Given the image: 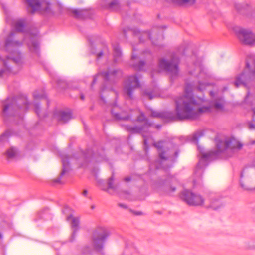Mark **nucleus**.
Listing matches in <instances>:
<instances>
[{"mask_svg":"<svg viewBox=\"0 0 255 255\" xmlns=\"http://www.w3.org/2000/svg\"><path fill=\"white\" fill-rule=\"evenodd\" d=\"M4 226L0 223V239L2 240L3 238Z\"/></svg>","mask_w":255,"mask_h":255,"instance_id":"c03bdc74","label":"nucleus"},{"mask_svg":"<svg viewBox=\"0 0 255 255\" xmlns=\"http://www.w3.org/2000/svg\"><path fill=\"white\" fill-rule=\"evenodd\" d=\"M225 104L226 101L223 96L216 98L211 103L212 105L216 110L221 111L224 110Z\"/></svg>","mask_w":255,"mask_h":255,"instance_id":"b1692460","label":"nucleus"},{"mask_svg":"<svg viewBox=\"0 0 255 255\" xmlns=\"http://www.w3.org/2000/svg\"><path fill=\"white\" fill-rule=\"evenodd\" d=\"M166 29V26H156L152 28L151 31H145L144 34L146 35L148 39L152 41L153 45L160 47L162 45L156 43V39L163 40L164 36L163 35V30Z\"/></svg>","mask_w":255,"mask_h":255,"instance_id":"4468645a","label":"nucleus"},{"mask_svg":"<svg viewBox=\"0 0 255 255\" xmlns=\"http://www.w3.org/2000/svg\"><path fill=\"white\" fill-rule=\"evenodd\" d=\"M113 117L117 121H129L131 118V114L127 111L123 110L117 105L113 106L111 110Z\"/></svg>","mask_w":255,"mask_h":255,"instance_id":"dca6fc26","label":"nucleus"},{"mask_svg":"<svg viewBox=\"0 0 255 255\" xmlns=\"http://www.w3.org/2000/svg\"><path fill=\"white\" fill-rule=\"evenodd\" d=\"M48 6H49V5H48ZM48 8H48V6H47V7H46V8L45 9V10H46V11H48Z\"/></svg>","mask_w":255,"mask_h":255,"instance_id":"e2e57ef3","label":"nucleus"},{"mask_svg":"<svg viewBox=\"0 0 255 255\" xmlns=\"http://www.w3.org/2000/svg\"><path fill=\"white\" fill-rule=\"evenodd\" d=\"M134 213L136 215H140L141 214V212L140 211H135L134 212Z\"/></svg>","mask_w":255,"mask_h":255,"instance_id":"864d4df0","label":"nucleus"},{"mask_svg":"<svg viewBox=\"0 0 255 255\" xmlns=\"http://www.w3.org/2000/svg\"><path fill=\"white\" fill-rule=\"evenodd\" d=\"M152 167H154L156 169H159L161 167V162L157 159L154 161V162H150L149 168L151 169Z\"/></svg>","mask_w":255,"mask_h":255,"instance_id":"4c0bfd02","label":"nucleus"},{"mask_svg":"<svg viewBox=\"0 0 255 255\" xmlns=\"http://www.w3.org/2000/svg\"><path fill=\"white\" fill-rule=\"evenodd\" d=\"M178 182L176 177L171 175H168L165 179H160L155 184L157 188H163L167 192H173L175 191L176 187L171 185V183Z\"/></svg>","mask_w":255,"mask_h":255,"instance_id":"2eb2a0df","label":"nucleus"},{"mask_svg":"<svg viewBox=\"0 0 255 255\" xmlns=\"http://www.w3.org/2000/svg\"><path fill=\"white\" fill-rule=\"evenodd\" d=\"M118 205L120 207L125 208V209H127L128 208V206L127 204H124V203H120L118 204Z\"/></svg>","mask_w":255,"mask_h":255,"instance_id":"49530a36","label":"nucleus"},{"mask_svg":"<svg viewBox=\"0 0 255 255\" xmlns=\"http://www.w3.org/2000/svg\"><path fill=\"white\" fill-rule=\"evenodd\" d=\"M235 7L238 12L241 13L243 10L246 9L248 7V5L236 3L235 4Z\"/></svg>","mask_w":255,"mask_h":255,"instance_id":"e433bc0d","label":"nucleus"},{"mask_svg":"<svg viewBox=\"0 0 255 255\" xmlns=\"http://www.w3.org/2000/svg\"><path fill=\"white\" fill-rule=\"evenodd\" d=\"M33 98L34 99V111L36 113L38 117L40 118L41 117V106L39 102H37V101L40 99H46L47 105H49V101L48 99H47V97L44 93L39 94L38 91H35L34 92Z\"/></svg>","mask_w":255,"mask_h":255,"instance_id":"aec40b11","label":"nucleus"},{"mask_svg":"<svg viewBox=\"0 0 255 255\" xmlns=\"http://www.w3.org/2000/svg\"><path fill=\"white\" fill-rule=\"evenodd\" d=\"M180 59L173 56L170 61L165 58H161L158 61L159 68L162 70L170 73L172 75L177 76L179 72Z\"/></svg>","mask_w":255,"mask_h":255,"instance_id":"1a4fd4ad","label":"nucleus"},{"mask_svg":"<svg viewBox=\"0 0 255 255\" xmlns=\"http://www.w3.org/2000/svg\"><path fill=\"white\" fill-rule=\"evenodd\" d=\"M132 50L133 52L135 51V50H136L134 46H133V47H132Z\"/></svg>","mask_w":255,"mask_h":255,"instance_id":"052dcab7","label":"nucleus"},{"mask_svg":"<svg viewBox=\"0 0 255 255\" xmlns=\"http://www.w3.org/2000/svg\"><path fill=\"white\" fill-rule=\"evenodd\" d=\"M216 150H210L206 152L202 153V158L195 168V174L203 168L201 164L204 160H210L218 159L221 156V154L226 150L228 149H240L243 146V144L241 143L234 138L225 140L216 139Z\"/></svg>","mask_w":255,"mask_h":255,"instance_id":"20e7f679","label":"nucleus"},{"mask_svg":"<svg viewBox=\"0 0 255 255\" xmlns=\"http://www.w3.org/2000/svg\"><path fill=\"white\" fill-rule=\"evenodd\" d=\"M72 219L71 222V227L73 229L72 234L70 238V241L72 242L75 240L76 233L79 229L80 220L79 218L74 217L72 214L67 217V220L69 221L70 219Z\"/></svg>","mask_w":255,"mask_h":255,"instance_id":"4be33fe9","label":"nucleus"},{"mask_svg":"<svg viewBox=\"0 0 255 255\" xmlns=\"http://www.w3.org/2000/svg\"><path fill=\"white\" fill-rule=\"evenodd\" d=\"M140 87L139 79L136 75L129 76L125 81L123 93L125 98L127 100H132L134 99L135 91Z\"/></svg>","mask_w":255,"mask_h":255,"instance_id":"0eeeda50","label":"nucleus"},{"mask_svg":"<svg viewBox=\"0 0 255 255\" xmlns=\"http://www.w3.org/2000/svg\"><path fill=\"white\" fill-rule=\"evenodd\" d=\"M110 235V232L107 228L102 227H97L93 231L92 236L93 249L88 245H85L80 248L78 255H91L94 251L101 252Z\"/></svg>","mask_w":255,"mask_h":255,"instance_id":"423d86ee","label":"nucleus"},{"mask_svg":"<svg viewBox=\"0 0 255 255\" xmlns=\"http://www.w3.org/2000/svg\"><path fill=\"white\" fill-rule=\"evenodd\" d=\"M128 129L132 133H141L143 132H146L148 128L140 125L133 127H128Z\"/></svg>","mask_w":255,"mask_h":255,"instance_id":"2f4dec72","label":"nucleus"},{"mask_svg":"<svg viewBox=\"0 0 255 255\" xmlns=\"http://www.w3.org/2000/svg\"><path fill=\"white\" fill-rule=\"evenodd\" d=\"M208 85H209L207 83L200 82H199L197 87H195L192 83L186 84L184 89L185 94L182 97L185 110H186L187 107L189 110L187 114H189L191 117L187 118L188 120H196L199 118L201 114L211 112L210 106H203L199 108L197 111H194V110L199 106L204 100L202 98L199 99V102L196 100L193 96V90L197 89L199 91H203Z\"/></svg>","mask_w":255,"mask_h":255,"instance_id":"f03ea898","label":"nucleus"},{"mask_svg":"<svg viewBox=\"0 0 255 255\" xmlns=\"http://www.w3.org/2000/svg\"><path fill=\"white\" fill-rule=\"evenodd\" d=\"M222 206V203L219 199H215L213 200L210 205L211 208L214 210H217Z\"/></svg>","mask_w":255,"mask_h":255,"instance_id":"c9c22d12","label":"nucleus"},{"mask_svg":"<svg viewBox=\"0 0 255 255\" xmlns=\"http://www.w3.org/2000/svg\"><path fill=\"white\" fill-rule=\"evenodd\" d=\"M253 113H254L253 119H254V120H255V108H254L253 109Z\"/></svg>","mask_w":255,"mask_h":255,"instance_id":"5fc2aeb1","label":"nucleus"},{"mask_svg":"<svg viewBox=\"0 0 255 255\" xmlns=\"http://www.w3.org/2000/svg\"><path fill=\"white\" fill-rule=\"evenodd\" d=\"M73 13L75 14V18L77 19H85L90 16L89 12L86 9L74 10Z\"/></svg>","mask_w":255,"mask_h":255,"instance_id":"a878e982","label":"nucleus"},{"mask_svg":"<svg viewBox=\"0 0 255 255\" xmlns=\"http://www.w3.org/2000/svg\"><path fill=\"white\" fill-rule=\"evenodd\" d=\"M58 85H59V86H60V81H58Z\"/></svg>","mask_w":255,"mask_h":255,"instance_id":"69168bd1","label":"nucleus"},{"mask_svg":"<svg viewBox=\"0 0 255 255\" xmlns=\"http://www.w3.org/2000/svg\"><path fill=\"white\" fill-rule=\"evenodd\" d=\"M179 152H180V151H179V149H177V150H176L175 151V152H174V154H175V157H178V154H179Z\"/></svg>","mask_w":255,"mask_h":255,"instance_id":"3c124183","label":"nucleus"},{"mask_svg":"<svg viewBox=\"0 0 255 255\" xmlns=\"http://www.w3.org/2000/svg\"><path fill=\"white\" fill-rule=\"evenodd\" d=\"M180 197L189 205H202L204 202L202 196L188 189H185L181 192Z\"/></svg>","mask_w":255,"mask_h":255,"instance_id":"9b49d317","label":"nucleus"},{"mask_svg":"<svg viewBox=\"0 0 255 255\" xmlns=\"http://www.w3.org/2000/svg\"><path fill=\"white\" fill-rule=\"evenodd\" d=\"M204 135V132L202 130L195 132L192 137H191V141L198 143L199 138Z\"/></svg>","mask_w":255,"mask_h":255,"instance_id":"72a5a7b5","label":"nucleus"},{"mask_svg":"<svg viewBox=\"0 0 255 255\" xmlns=\"http://www.w3.org/2000/svg\"><path fill=\"white\" fill-rule=\"evenodd\" d=\"M61 159L63 165L62 170L60 176L53 180L54 182L57 183H62L61 178L66 173L68 172L70 170V162L68 155H61Z\"/></svg>","mask_w":255,"mask_h":255,"instance_id":"6ab92c4d","label":"nucleus"},{"mask_svg":"<svg viewBox=\"0 0 255 255\" xmlns=\"http://www.w3.org/2000/svg\"><path fill=\"white\" fill-rule=\"evenodd\" d=\"M240 186L241 187L245 190H249V188L246 187L242 182L241 180L240 181Z\"/></svg>","mask_w":255,"mask_h":255,"instance_id":"de8ad7c7","label":"nucleus"},{"mask_svg":"<svg viewBox=\"0 0 255 255\" xmlns=\"http://www.w3.org/2000/svg\"><path fill=\"white\" fill-rule=\"evenodd\" d=\"M27 97L24 95L7 97L2 102V112L4 117H17L22 119L30 107Z\"/></svg>","mask_w":255,"mask_h":255,"instance_id":"7ed1b4c3","label":"nucleus"},{"mask_svg":"<svg viewBox=\"0 0 255 255\" xmlns=\"http://www.w3.org/2000/svg\"><path fill=\"white\" fill-rule=\"evenodd\" d=\"M130 65L136 71H145L146 70L145 61L139 60L138 58L134 54L131 57Z\"/></svg>","mask_w":255,"mask_h":255,"instance_id":"412c9836","label":"nucleus"},{"mask_svg":"<svg viewBox=\"0 0 255 255\" xmlns=\"http://www.w3.org/2000/svg\"><path fill=\"white\" fill-rule=\"evenodd\" d=\"M114 171H113L112 176L108 179L107 181L108 187L107 188L102 187V184L104 182V181L103 180H99L98 181V182L99 186H101L102 190L108 191L109 189H116V187L115 186L114 184Z\"/></svg>","mask_w":255,"mask_h":255,"instance_id":"393cba45","label":"nucleus"},{"mask_svg":"<svg viewBox=\"0 0 255 255\" xmlns=\"http://www.w3.org/2000/svg\"><path fill=\"white\" fill-rule=\"evenodd\" d=\"M138 38H139V40L140 42H142V39H141V37H140V36H139Z\"/></svg>","mask_w":255,"mask_h":255,"instance_id":"bf43d9fd","label":"nucleus"},{"mask_svg":"<svg viewBox=\"0 0 255 255\" xmlns=\"http://www.w3.org/2000/svg\"><path fill=\"white\" fill-rule=\"evenodd\" d=\"M253 249H255V246H254L253 247Z\"/></svg>","mask_w":255,"mask_h":255,"instance_id":"774afa93","label":"nucleus"},{"mask_svg":"<svg viewBox=\"0 0 255 255\" xmlns=\"http://www.w3.org/2000/svg\"><path fill=\"white\" fill-rule=\"evenodd\" d=\"M29 7L32 8V12L40 9L41 4L39 0H25Z\"/></svg>","mask_w":255,"mask_h":255,"instance_id":"bb28decb","label":"nucleus"},{"mask_svg":"<svg viewBox=\"0 0 255 255\" xmlns=\"http://www.w3.org/2000/svg\"><path fill=\"white\" fill-rule=\"evenodd\" d=\"M53 116L59 123L65 124L72 118V113L70 111L55 110Z\"/></svg>","mask_w":255,"mask_h":255,"instance_id":"f3484780","label":"nucleus"},{"mask_svg":"<svg viewBox=\"0 0 255 255\" xmlns=\"http://www.w3.org/2000/svg\"><path fill=\"white\" fill-rule=\"evenodd\" d=\"M62 84L63 85V87H62V88H65V86H65V83H64V82H62Z\"/></svg>","mask_w":255,"mask_h":255,"instance_id":"680f3d73","label":"nucleus"},{"mask_svg":"<svg viewBox=\"0 0 255 255\" xmlns=\"http://www.w3.org/2000/svg\"><path fill=\"white\" fill-rule=\"evenodd\" d=\"M28 46L31 52L35 53L38 56L40 55V44L36 37L30 38Z\"/></svg>","mask_w":255,"mask_h":255,"instance_id":"5701e85b","label":"nucleus"},{"mask_svg":"<svg viewBox=\"0 0 255 255\" xmlns=\"http://www.w3.org/2000/svg\"><path fill=\"white\" fill-rule=\"evenodd\" d=\"M249 127L250 129L255 128V125L252 123H250L249 125Z\"/></svg>","mask_w":255,"mask_h":255,"instance_id":"8fccbe9b","label":"nucleus"},{"mask_svg":"<svg viewBox=\"0 0 255 255\" xmlns=\"http://www.w3.org/2000/svg\"><path fill=\"white\" fill-rule=\"evenodd\" d=\"M26 21L25 19H21L18 20L15 25L17 32H23L26 26Z\"/></svg>","mask_w":255,"mask_h":255,"instance_id":"7c9ffc66","label":"nucleus"},{"mask_svg":"<svg viewBox=\"0 0 255 255\" xmlns=\"http://www.w3.org/2000/svg\"><path fill=\"white\" fill-rule=\"evenodd\" d=\"M104 51H108V48L107 45H104L103 50H101L98 54H97L96 58L97 60H98L100 59L103 56V53Z\"/></svg>","mask_w":255,"mask_h":255,"instance_id":"a19ab883","label":"nucleus"},{"mask_svg":"<svg viewBox=\"0 0 255 255\" xmlns=\"http://www.w3.org/2000/svg\"><path fill=\"white\" fill-rule=\"evenodd\" d=\"M138 253L135 251V255H137ZM122 255H133L129 253L128 249L126 248Z\"/></svg>","mask_w":255,"mask_h":255,"instance_id":"a18cd8bd","label":"nucleus"},{"mask_svg":"<svg viewBox=\"0 0 255 255\" xmlns=\"http://www.w3.org/2000/svg\"><path fill=\"white\" fill-rule=\"evenodd\" d=\"M194 74V72H190V74L193 75Z\"/></svg>","mask_w":255,"mask_h":255,"instance_id":"0e129e2a","label":"nucleus"},{"mask_svg":"<svg viewBox=\"0 0 255 255\" xmlns=\"http://www.w3.org/2000/svg\"><path fill=\"white\" fill-rule=\"evenodd\" d=\"M175 112L173 111H162L157 112L152 111L151 112V117L153 118H159L166 122H173L177 121H183L187 120V118H190L191 117L189 114V108H186L185 110L184 104L183 103V97L181 96L175 101Z\"/></svg>","mask_w":255,"mask_h":255,"instance_id":"39448f33","label":"nucleus"},{"mask_svg":"<svg viewBox=\"0 0 255 255\" xmlns=\"http://www.w3.org/2000/svg\"><path fill=\"white\" fill-rule=\"evenodd\" d=\"M68 209V207H65V210H67Z\"/></svg>","mask_w":255,"mask_h":255,"instance_id":"338daca9","label":"nucleus"},{"mask_svg":"<svg viewBox=\"0 0 255 255\" xmlns=\"http://www.w3.org/2000/svg\"><path fill=\"white\" fill-rule=\"evenodd\" d=\"M106 87L105 86H103L101 88V91L104 92V90L106 89Z\"/></svg>","mask_w":255,"mask_h":255,"instance_id":"4d7b16f0","label":"nucleus"},{"mask_svg":"<svg viewBox=\"0 0 255 255\" xmlns=\"http://www.w3.org/2000/svg\"><path fill=\"white\" fill-rule=\"evenodd\" d=\"M131 180V178L130 176H128L125 178H124V180L126 182L129 181Z\"/></svg>","mask_w":255,"mask_h":255,"instance_id":"09e8293b","label":"nucleus"},{"mask_svg":"<svg viewBox=\"0 0 255 255\" xmlns=\"http://www.w3.org/2000/svg\"><path fill=\"white\" fill-rule=\"evenodd\" d=\"M19 36L17 32H11L5 39V50L10 55L5 59L0 56V78L10 74H15L22 67V56L18 48L22 45L23 42L19 40Z\"/></svg>","mask_w":255,"mask_h":255,"instance_id":"f257e3e1","label":"nucleus"},{"mask_svg":"<svg viewBox=\"0 0 255 255\" xmlns=\"http://www.w3.org/2000/svg\"><path fill=\"white\" fill-rule=\"evenodd\" d=\"M88 194V191L86 189H84L83 192V195L84 196H87Z\"/></svg>","mask_w":255,"mask_h":255,"instance_id":"603ef678","label":"nucleus"},{"mask_svg":"<svg viewBox=\"0 0 255 255\" xmlns=\"http://www.w3.org/2000/svg\"><path fill=\"white\" fill-rule=\"evenodd\" d=\"M101 76L105 83L113 84L121 79L123 76V71L120 69L109 68L106 71H102L94 76L91 85L92 88L94 85L97 82L98 77Z\"/></svg>","mask_w":255,"mask_h":255,"instance_id":"6e6552de","label":"nucleus"},{"mask_svg":"<svg viewBox=\"0 0 255 255\" xmlns=\"http://www.w3.org/2000/svg\"><path fill=\"white\" fill-rule=\"evenodd\" d=\"M87 161H95L96 162L107 161L105 149L102 146L93 147V149H87L84 154Z\"/></svg>","mask_w":255,"mask_h":255,"instance_id":"f8f14e48","label":"nucleus"},{"mask_svg":"<svg viewBox=\"0 0 255 255\" xmlns=\"http://www.w3.org/2000/svg\"><path fill=\"white\" fill-rule=\"evenodd\" d=\"M136 121L138 122L142 123L143 124L141 126L147 128H149L152 125L151 123H150L148 119L145 117L143 113H141L140 115L138 116Z\"/></svg>","mask_w":255,"mask_h":255,"instance_id":"c85d7f7f","label":"nucleus"},{"mask_svg":"<svg viewBox=\"0 0 255 255\" xmlns=\"http://www.w3.org/2000/svg\"><path fill=\"white\" fill-rule=\"evenodd\" d=\"M6 154L8 158H13L16 154V150L14 148H11L7 150Z\"/></svg>","mask_w":255,"mask_h":255,"instance_id":"58836bf2","label":"nucleus"},{"mask_svg":"<svg viewBox=\"0 0 255 255\" xmlns=\"http://www.w3.org/2000/svg\"><path fill=\"white\" fill-rule=\"evenodd\" d=\"M128 32H131L132 35L134 36H138L140 34V32L137 28H128L127 29H124L123 31V34L124 35L125 38H127V34Z\"/></svg>","mask_w":255,"mask_h":255,"instance_id":"473e14b6","label":"nucleus"},{"mask_svg":"<svg viewBox=\"0 0 255 255\" xmlns=\"http://www.w3.org/2000/svg\"><path fill=\"white\" fill-rule=\"evenodd\" d=\"M240 177L241 178L243 177V171H242L240 174Z\"/></svg>","mask_w":255,"mask_h":255,"instance_id":"13d9d810","label":"nucleus"},{"mask_svg":"<svg viewBox=\"0 0 255 255\" xmlns=\"http://www.w3.org/2000/svg\"><path fill=\"white\" fill-rule=\"evenodd\" d=\"M195 67L197 70L199 71V76H201L204 72L202 65L200 63L196 62L195 63Z\"/></svg>","mask_w":255,"mask_h":255,"instance_id":"ea45409f","label":"nucleus"},{"mask_svg":"<svg viewBox=\"0 0 255 255\" xmlns=\"http://www.w3.org/2000/svg\"><path fill=\"white\" fill-rule=\"evenodd\" d=\"M114 62L117 63L121 58L122 53L121 48L118 44L113 45Z\"/></svg>","mask_w":255,"mask_h":255,"instance_id":"cd10ccee","label":"nucleus"},{"mask_svg":"<svg viewBox=\"0 0 255 255\" xmlns=\"http://www.w3.org/2000/svg\"><path fill=\"white\" fill-rule=\"evenodd\" d=\"M255 69L252 71L250 70V65L248 61L246 63V68L249 71L247 72L244 70L240 74H239L235 79V85L236 87L240 86H245L246 82L250 79L252 77L255 76V64H254Z\"/></svg>","mask_w":255,"mask_h":255,"instance_id":"ddd939ff","label":"nucleus"},{"mask_svg":"<svg viewBox=\"0 0 255 255\" xmlns=\"http://www.w3.org/2000/svg\"><path fill=\"white\" fill-rule=\"evenodd\" d=\"M143 137H144V150H145L146 153H147L148 152V149H149L148 141H147V139L145 138V136H143Z\"/></svg>","mask_w":255,"mask_h":255,"instance_id":"37998d69","label":"nucleus"},{"mask_svg":"<svg viewBox=\"0 0 255 255\" xmlns=\"http://www.w3.org/2000/svg\"><path fill=\"white\" fill-rule=\"evenodd\" d=\"M164 140H159L154 142L153 145L157 149L159 158L163 160H167L171 157V155L167 153V149H164Z\"/></svg>","mask_w":255,"mask_h":255,"instance_id":"a211bd4d","label":"nucleus"},{"mask_svg":"<svg viewBox=\"0 0 255 255\" xmlns=\"http://www.w3.org/2000/svg\"><path fill=\"white\" fill-rule=\"evenodd\" d=\"M11 135V131L9 130H6L0 136V146L3 145L8 142L9 138Z\"/></svg>","mask_w":255,"mask_h":255,"instance_id":"c756f323","label":"nucleus"},{"mask_svg":"<svg viewBox=\"0 0 255 255\" xmlns=\"http://www.w3.org/2000/svg\"><path fill=\"white\" fill-rule=\"evenodd\" d=\"M174 2L179 5L186 4L193 5L195 3L196 0H172Z\"/></svg>","mask_w":255,"mask_h":255,"instance_id":"f704fd0d","label":"nucleus"},{"mask_svg":"<svg viewBox=\"0 0 255 255\" xmlns=\"http://www.w3.org/2000/svg\"><path fill=\"white\" fill-rule=\"evenodd\" d=\"M144 97H147L149 100H152L154 97L151 92L144 91L143 93Z\"/></svg>","mask_w":255,"mask_h":255,"instance_id":"79ce46f5","label":"nucleus"},{"mask_svg":"<svg viewBox=\"0 0 255 255\" xmlns=\"http://www.w3.org/2000/svg\"><path fill=\"white\" fill-rule=\"evenodd\" d=\"M80 98H81V99L82 100H83H83H84V99H85V96H84V95L83 94H81V96H80Z\"/></svg>","mask_w":255,"mask_h":255,"instance_id":"6e6d98bb","label":"nucleus"},{"mask_svg":"<svg viewBox=\"0 0 255 255\" xmlns=\"http://www.w3.org/2000/svg\"><path fill=\"white\" fill-rule=\"evenodd\" d=\"M233 30L243 45L252 46L255 44V35L250 30L235 26L233 28Z\"/></svg>","mask_w":255,"mask_h":255,"instance_id":"9d476101","label":"nucleus"}]
</instances>
